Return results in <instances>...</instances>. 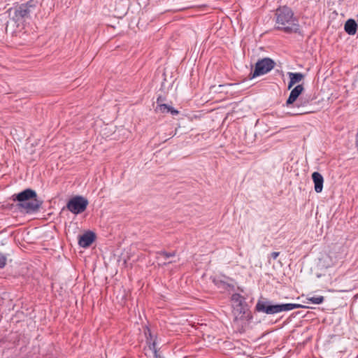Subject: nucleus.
<instances>
[{
    "label": "nucleus",
    "mask_w": 358,
    "mask_h": 358,
    "mask_svg": "<svg viewBox=\"0 0 358 358\" xmlns=\"http://www.w3.org/2000/svg\"><path fill=\"white\" fill-rule=\"evenodd\" d=\"M276 23L275 28L282 30L287 34L298 33L300 26L298 20L294 16V12L287 6H280L275 11Z\"/></svg>",
    "instance_id": "f257e3e1"
},
{
    "label": "nucleus",
    "mask_w": 358,
    "mask_h": 358,
    "mask_svg": "<svg viewBox=\"0 0 358 358\" xmlns=\"http://www.w3.org/2000/svg\"><path fill=\"white\" fill-rule=\"evenodd\" d=\"M233 308L234 314V326L239 332H243L252 318L251 312L246 303L241 305H233Z\"/></svg>",
    "instance_id": "f03ea898"
},
{
    "label": "nucleus",
    "mask_w": 358,
    "mask_h": 358,
    "mask_svg": "<svg viewBox=\"0 0 358 358\" xmlns=\"http://www.w3.org/2000/svg\"><path fill=\"white\" fill-rule=\"evenodd\" d=\"M275 66V62L269 57H264L259 59L255 66V69L252 71L248 77L252 80L260 76L265 75L270 72Z\"/></svg>",
    "instance_id": "7ed1b4c3"
},
{
    "label": "nucleus",
    "mask_w": 358,
    "mask_h": 358,
    "mask_svg": "<svg viewBox=\"0 0 358 358\" xmlns=\"http://www.w3.org/2000/svg\"><path fill=\"white\" fill-rule=\"evenodd\" d=\"M89 202L87 199L82 196H76L71 198L66 204L67 209L75 215L84 212Z\"/></svg>",
    "instance_id": "20e7f679"
},
{
    "label": "nucleus",
    "mask_w": 358,
    "mask_h": 358,
    "mask_svg": "<svg viewBox=\"0 0 358 358\" xmlns=\"http://www.w3.org/2000/svg\"><path fill=\"white\" fill-rule=\"evenodd\" d=\"M255 310L259 313L267 315L278 313L277 304H273L271 301L265 298H261L258 300L255 306Z\"/></svg>",
    "instance_id": "39448f33"
},
{
    "label": "nucleus",
    "mask_w": 358,
    "mask_h": 358,
    "mask_svg": "<svg viewBox=\"0 0 358 358\" xmlns=\"http://www.w3.org/2000/svg\"><path fill=\"white\" fill-rule=\"evenodd\" d=\"M12 17L10 18L8 24L13 27L16 26L18 27L22 23V8L20 6L18 8H11L10 13Z\"/></svg>",
    "instance_id": "423d86ee"
},
{
    "label": "nucleus",
    "mask_w": 358,
    "mask_h": 358,
    "mask_svg": "<svg viewBox=\"0 0 358 358\" xmlns=\"http://www.w3.org/2000/svg\"><path fill=\"white\" fill-rule=\"evenodd\" d=\"M43 201L38 199L25 200V207L24 206V213L31 214L39 210Z\"/></svg>",
    "instance_id": "0eeeda50"
},
{
    "label": "nucleus",
    "mask_w": 358,
    "mask_h": 358,
    "mask_svg": "<svg viewBox=\"0 0 358 358\" xmlns=\"http://www.w3.org/2000/svg\"><path fill=\"white\" fill-rule=\"evenodd\" d=\"M304 87L303 85H296L292 90L291 91L288 99L286 101L285 105L289 107L291 105H293L295 101L300 97L302 92L303 91Z\"/></svg>",
    "instance_id": "6e6552de"
},
{
    "label": "nucleus",
    "mask_w": 358,
    "mask_h": 358,
    "mask_svg": "<svg viewBox=\"0 0 358 358\" xmlns=\"http://www.w3.org/2000/svg\"><path fill=\"white\" fill-rule=\"evenodd\" d=\"M95 234L92 231H87L80 236L78 240V244L82 248H88L95 240Z\"/></svg>",
    "instance_id": "1a4fd4ad"
},
{
    "label": "nucleus",
    "mask_w": 358,
    "mask_h": 358,
    "mask_svg": "<svg viewBox=\"0 0 358 358\" xmlns=\"http://www.w3.org/2000/svg\"><path fill=\"white\" fill-rule=\"evenodd\" d=\"M312 179L313 180L315 191L320 193L323 189L324 178L323 176L318 172H313L312 174Z\"/></svg>",
    "instance_id": "9d476101"
},
{
    "label": "nucleus",
    "mask_w": 358,
    "mask_h": 358,
    "mask_svg": "<svg viewBox=\"0 0 358 358\" xmlns=\"http://www.w3.org/2000/svg\"><path fill=\"white\" fill-rule=\"evenodd\" d=\"M287 74L289 78V81L288 83L289 90L291 89L296 83L301 81L304 78V75L301 73L288 72Z\"/></svg>",
    "instance_id": "9b49d317"
},
{
    "label": "nucleus",
    "mask_w": 358,
    "mask_h": 358,
    "mask_svg": "<svg viewBox=\"0 0 358 358\" xmlns=\"http://www.w3.org/2000/svg\"><path fill=\"white\" fill-rule=\"evenodd\" d=\"M357 24L353 19L348 20L344 25V29L349 35H355L357 30Z\"/></svg>",
    "instance_id": "f8f14e48"
},
{
    "label": "nucleus",
    "mask_w": 358,
    "mask_h": 358,
    "mask_svg": "<svg viewBox=\"0 0 358 358\" xmlns=\"http://www.w3.org/2000/svg\"><path fill=\"white\" fill-rule=\"evenodd\" d=\"M155 110L157 112H159V113H170L173 115H178L179 113L178 110L174 109L171 106H169V105L165 104V103L160 104L159 106H157V107L155 108Z\"/></svg>",
    "instance_id": "ddd939ff"
},
{
    "label": "nucleus",
    "mask_w": 358,
    "mask_h": 358,
    "mask_svg": "<svg viewBox=\"0 0 358 358\" xmlns=\"http://www.w3.org/2000/svg\"><path fill=\"white\" fill-rule=\"evenodd\" d=\"M38 1L36 0H30L27 2L25 8H24V17L36 11Z\"/></svg>",
    "instance_id": "4468645a"
},
{
    "label": "nucleus",
    "mask_w": 358,
    "mask_h": 358,
    "mask_svg": "<svg viewBox=\"0 0 358 358\" xmlns=\"http://www.w3.org/2000/svg\"><path fill=\"white\" fill-rule=\"evenodd\" d=\"M302 305L299 303H282L277 304L278 313L285 311H289L295 308H302Z\"/></svg>",
    "instance_id": "2eb2a0df"
},
{
    "label": "nucleus",
    "mask_w": 358,
    "mask_h": 358,
    "mask_svg": "<svg viewBox=\"0 0 358 358\" xmlns=\"http://www.w3.org/2000/svg\"><path fill=\"white\" fill-rule=\"evenodd\" d=\"M313 100L310 95H303L300 96L293 106H301L308 108V105Z\"/></svg>",
    "instance_id": "dca6fc26"
},
{
    "label": "nucleus",
    "mask_w": 358,
    "mask_h": 358,
    "mask_svg": "<svg viewBox=\"0 0 358 358\" xmlns=\"http://www.w3.org/2000/svg\"><path fill=\"white\" fill-rule=\"evenodd\" d=\"M146 338V343L148 345L149 348L153 351L155 354V357H156V355H159L157 354V343H156V338L153 336H150V338L145 337Z\"/></svg>",
    "instance_id": "f3484780"
},
{
    "label": "nucleus",
    "mask_w": 358,
    "mask_h": 358,
    "mask_svg": "<svg viewBox=\"0 0 358 358\" xmlns=\"http://www.w3.org/2000/svg\"><path fill=\"white\" fill-rule=\"evenodd\" d=\"M38 199L37 194L35 190L31 189H24V201L25 202V200H30V199Z\"/></svg>",
    "instance_id": "a211bd4d"
},
{
    "label": "nucleus",
    "mask_w": 358,
    "mask_h": 358,
    "mask_svg": "<svg viewBox=\"0 0 358 358\" xmlns=\"http://www.w3.org/2000/svg\"><path fill=\"white\" fill-rule=\"evenodd\" d=\"M231 299L233 305H241L242 303H246L245 299L240 294L237 293L232 294Z\"/></svg>",
    "instance_id": "6ab92c4d"
},
{
    "label": "nucleus",
    "mask_w": 358,
    "mask_h": 358,
    "mask_svg": "<svg viewBox=\"0 0 358 358\" xmlns=\"http://www.w3.org/2000/svg\"><path fill=\"white\" fill-rule=\"evenodd\" d=\"M307 300L313 304H320L324 301V298L322 296H309Z\"/></svg>",
    "instance_id": "aec40b11"
},
{
    "label": "nucleus",
    "mask_w": 358,
    "mask_h": 358,
    "mask_svg": "<svg viewBox=\"0 0 358 358\" xmlns=\"http://www.w3.org/2000/svg\"><path fill=\"white\" fill-rule=\"evenodd\" d=\"M297 110L293 113L294 115L307 114L312 112L311 110H309L308 108L301 106H294Z\"/></svg>",
    "instance_id": "412c9836"
},
{
    "label": "nucleus",
    "mask_w": 358,
    "mask_h": 358,
    "mask_svg": "<svg viewBox=\"0 0 358 358\" xmlns=\"http://www.w3.org/2000/svg\"><path fill=\"white\" fill-rule=\"evenodd\" d=\"M212 281L219 288H225L227 285L225 281L220 277H213L212 278Z\"/></svg>",
    "instance_id": "4be33fe9"
},
{
    "label": "nucleus",
    "mask_w": 358,
    "mask_h": 358,
    "mask_svg": "<svg viewBox=\"0 0 358 358\" xmlns=\"http://www.w3.org/2000/svg\"><path fill=\"white\" fill-rule=\"evenodd\" d=\"M6 263V256L0 252V268H3Z\"/></svg>",
    "instance_id": "5701e85b"
},
{
    "label": "nucleus",
    "mask_w": 358,
    "mask_h": 358,
    "mask_svg": "<svg viewBox=\"0 0 358 358\" xmlns=\"http://www.w3.org/2000/svg\"><path fill=\"white\" fill-rule=\"evenodd\" d=\"M159 255H163L165 259L169 258L171 257L175 256L176 253L173 252H167L166 251H161L158 252Z\"/></svg>",
    "instance_id": "b1692460"
},
{
    "label": "nucleus",
    "mask_w": 358,
    "mask_h": 358,
    "mask_svg": "<svg viewBox=\"0 0 358 358\" xmlns=\"http://www.w3.org/2000/svg\"><path fill=\"white\" fill-rule=\"evenodd\" d=\"M14 200H17L19 202L18 206H22V192H19Z\"/></svg>",
    "instance_id": "393cba45"
},
{
    "label": "nucleus",
    "mask_w": 358,
    "mask_h": 358,
    "mask_svg": "<svg viewBox=\"0 0 358 358\" xmlns=\"http://www.w3.org/2000/svg\"><path fill=\"white\" fill-rule=\"evenodd\" d=\"M144 334L145 337L150 338V336H152L151 331L148 327H146V329L144 331Z\"/></svg>",
    "instance_id": "a878e982"
},
{
    "label": "nucleus",
    "mask_w": 358,
    "mask_h": 358,
    "mask_svg": "<svg viewBox=\"0 0 358 358\" xmlns=\"http://www.w3.org/2000/svg\"><path fill=\"white\" fill-rule=\"evenodd\" d=\"M165 100L164 98H163L162 96H159L157 99V106H159L160 104H163V101Z\"/></svg>",
    "instance_id": "bb28decb"
},
{
    "label": "nucleus",
    "mask_w": 358,
    "mask_h": 358,
    "mask_svg": "<svg viewBox=\"0 0 358 358\" xmlns=\"http://www.w3.org/2000/svg\"><path fill=\"white\" fill-rule=\"evenodd\" d=\"M280 255V252H273L271 254V257L273 259H275Z\"/></svg>",
    "instance_id": "cd10ccee"
},
{
    "label": "nucleus",
    "mask_w": 358,
    "mask_h": 358,
    "mask_svg": "<svg viewBox=\"0 0 358 358\" xmlns=\"http://www.w3.org/2000/svg\"><path fill=\"white\" fill-rule=\"evenodd\" d=\"M155 358H162V357H160V355H156Z\"/></svg>",
    "instance_id": "c85d7f7f"
},
{
    "label": "nucleus",
    "mask_w": 358,
    "mask_h": 358,
    "mask_svg": "<svg viewBox=\"0 0 358 358\" xmlns=\"http://www.w3.org/2000/svg\"><path fill=\"white\" fill-rule=\"evenodd\" d=\"M357 29H358V25H357Z\"/></svg>",
    "instance_id": "c756f323"
}]
</instances>
